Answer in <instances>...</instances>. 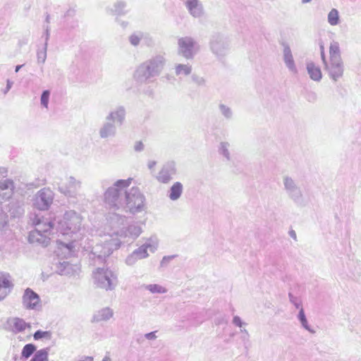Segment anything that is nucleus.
I'll use <instances>...</instances> for the list:
<instances>
[{"label":"nucleus","instance_id":"1","mask_svg":"<svg viewBox=\"0 0 361 361\" xmlns=\"http://www.w3.org/2000/svg\"><path fill=\"white\" fill-rule=\"evenodd\" d=\"M142 233V227L133 224L121 231H114L109 234V239L104 241V245L96 244L92 250L93 259L103 260L109 257L114 250L118 249L122 243H128L137 238Z\"/></svg>","mask_w":361,"mask_h":361},{"label":"nucleus","instance_id":"2","mask_svg":"<svg viewBox=\"0 0 361 361\" xmlns=\"http://www.w3.org/2000/svg\"><path fill=\"white\" fill-rule=\"evenodd\" d=\"M82 219L79 214L74 211L66 212L62 219L58 221L56 228V231L63 235H68L71 241L68 243L57 240L59 250H63L65 257H69L74 252L76 247L75 242L78 239V232L81 229Z\"/></svg>","mask_w":361,"mask_h":361},{"label":"nucleus","instance_id":"3","mask_svg":"<svg viewBox=\"0 0 361 361\" xmlns=\"http://www.w3.org/2000/svg\"><path fill=\"white\" fill-rule=\"evenodd\" d=\"M133 178L120 179L109 187L104 192V201L106 205L114 211H121L125 204L128 188L132 183Z\"/></svg>","mask_w":361,"mask_h":361},{"label":"nucleus","instance_id":"4","mask_svg":"<svg viewBox=\"0 0 361 361\" xmlns=\"http://www.w3.org/2000/svg\"><path fill=\"white\" fill-rule=\"evenodd\" d=\"M166 60L164 55H156L140 64L135 71L133 78L137 83H147L159 76L164 68Z\"/></svg>","mask_w":361,"mask_h":361},{"label":"nucleus","instance_id":"5","mask_svg":"<svg viewBox=\"0 0 361 361\" xmlns=\"http://www.w3.org/2000/svg\"><path fill=\"white\" fill-rule=\"evenodd\" d=\"M32 221L35 229L29 233V242L47 246L49 242V236L53 233L55 226L51 217L50 216L45 217L40 214H35Z\"/></svg>","mask_w":361,"mask_h":361},{"label":"nucleus","instance_id":"6","mask_svg":"<svg viewBox=\"0 0 361 361\" xmlns=\"http://www.w3.org/2000/svg\"><path fill=\"white\" fill-rule=\"evenodd\" d=\"M324 68L329 78L337 82L344 74V63L343 61L339 44L332 42L329 47V59L323 62Z\"/></svg>","mask_w":361,"mask_h":361},{"label":"nucleus","instance_id":"7","mask_svg":"<svg viewBox=\"0 0 361 361\" xmlns=\"http://www.w3.org/2000/svg\"><path fill=\"white\" fill-rule=\"evenodd\" d=\"M147 209L145 195L137 187L128 190L123 204V209L121 212H129L135 214L145 212Z\"/></svg>","mask_w":361,"mask_h":361},{"label":"nucleus","instance_id":"8","mask_svg":"<svg viewBox=\"0 0 361 361\" xmlns=\"http://www.w3.org/2000/svg\"><path fill=\"white\" fill-rule=\"evenodd\" d=\"M94 284L106 290H113L117 286V274L108 268H97L92 273Z\"/></svg>","mask_w":361,"mask_h":361},{"label":"nucleus","instance_id":"9","mask_svg":"<svg viewBox=\"0 0 361 361\" xmlns=\"http://www.w3.org/2000/svg\"><path fill=\"white\" fill-rule=\"evenodd\" d=\"M177 44L178 54L187 60L192 59L200 49L199 43L190 36L180 37Z\"/></svg>","mask_w":361,"mask_h":361},{"label":"nucleus","instance_id":"10","mask_svg":"<svg viewBox=\"0 0 361 361\" xmlns=\"http://www.w3.org/2000/svg\"><path fill=\"white\" fill-rule=\"evenodd\" d=\"M283 190L288 197L297 204H302L304 200L302 189L296 180L288 175L282 177Z\"/></svg>","mask_w":361,"mask_h":361},{"label":"nucleus","instance_id":"11","mask_svg":"<svg viewBox=\"0 0 361 361\" xmlns=\"http://www.w3.org/2000/svg\"><path fill=\"white\" fill-rule=\"evenodd\" d=\"M211 51L219 59L225 57L230 50L228 39L220 33L214 34L209 41Z\"/></svg>","mask_w":361,"mask_h":361},{"label":"nucleus","instance_id":"12","mask_svg":"<svg viewBox=\"0 0 361 361\" xmlns=\"http://www.w3.org/2000/svg\"><path fill=\"white\" fill-rule=\"evenodd\" d=\"M159 246V239L156 235H152L145 239V241L139 247L133 251L139 260L147 258L149 255L156 252Z\"/></svg>","mask_w":361,"mask_h":361},{"label":"nucleus","instance_id":"13","mask_svg":"<svg viewBox=\"0 0 361 361\" xmlns=\"http://www.w3.org/2000/svg\"><path fill=\"white\" fill-rule=\"evenodd\" d=\"M54 192L49 188H42L35 195L33 205L39 210H47L53 202Z\"/></svg>","mask_w":361,"mask_h":361},{"label":"nucleus","instance_id":"14","mask_svg":"<svg viewBox=\"0 0 361 361\" xmlns=\"http://www.w3.org/2000/svg\"><path fill=\"white\" fill-rule=\"evenodd\" d=\"M177 173L176 165L174 161H168L162 165L155 176L159 183L163 184L169 183Z\"/></svg>","mask_w":361,"mask_h":361},{"label":"nucleus","instance_id":"15","mask_svg":"<svg viewBox=\"0 0 361 361\" xmlns=\"http://www.w3.org/2000/svg\"><path fill=\"white\" fill-rule=\"evenodd\" d=\"M82 183L73 176L66 178L64 183L59 185V190L68 197H75L81 188Z\"/></svg>","mask_w":361,"mask_h":361},{"label":"nucleus","instance_id":"16","mask_svg":"<svg viewBox=\"0 0 361 361\" xmlns=\"http://www.w3.org/2000/svg\"><path fill=\"white\" fill-rule=\"evenodd\" d=\"M22 302L23 307L27 310H37L42 307L39 295L30 288L25 290Z\"/></svg>","mask_w":361,"mask_h":361},{"label":"nucleus","instance_id":"17","mask_svg":"<svg viewBox=\"0 0 361 361\" xmlns=\"http://www.w3.org/2000/svg\"><path fill=\"white\" fill-rule=\"evenodd\" d=\"M126 221V217L118 213H110L107 217V221L109 226L111 228L106 235L104 236V240H100L99 244L104 245V241L106 239H109V234L112 233L114 231H118L117 228L122 226ZM99 244V243H97Z\"/></svg>","mask_w":361,"mask_h":361},{"label":"nucleus","instance_id":"18","mask_svg":"<svg viewBox=\"0 0 361 361\" xmlns=\"http://www.w3.org/2000/svg\"><path fill=\"white\" fill-rule=\"evenodd\" d=\"M185 6L188 13L195 18H200L204 14V10L202 2L200 0H187Z\"/></svg>","mask_w":361,"mask_h":361},{"label":"nucleus","instance_id":"19","mask_svg":"<svg viewBox=\"0 0 361 361\" xmlns=\"http://www.w3.org/2000/svg\"><path fill=\"white\" fill-rule=\"evenodd\" d=\"M27 327H30L23 319L18 317H10L7 319L6 329L14 334L23 331Z\"/></svg>","mask_w":361,"mask_h":361},{"label":"nucleus","instance_id":"20","mask_svg":"<svg viewBox=\"0 0 361 361\" xmlns=\"http://www.w3.org/2000/svg\"><path fill=\"white\" fill-rule=\"evenodd\" d=\"M117 133L116 126L113 122L105 118V121L99 129V135L102 139L112 138Z\"/></svg>","mask_w":361,"mask_h":361},{"label":"nucleus","instance_id":"21","mask_svg":"<svg viewBox=\"0 0 361 361\" xmlns=\"http://www.w3.org/2000/svg\"><path fill=\"white\" fill-rule=\"evenodd\" d=\"M106 119L115 123L116 126H121L126 120V109L123 106H117L111 110L106 116Z\"/></svg>","mask_w":361,"mask_h":361},{"label":"nucleus","instance_id":"22","mask_svg":"<svg viewBox=\"0 0 361 361\" xmlns=\"http://www.w3.org/2000/svg\"><path fill=\"white\" fill-rule=\"evenodd\" d=\"M11 276L8 274H0V300H4L13 288Z\"/></svg>","mask_w":361,"mask_h":361},{"label":"nucleus","instance_id":"23","mask_svg":"<svg viewBox=\"0 0 361 361\" xmlns=\"http://www.w3.org/2000/svg\"><path fill=\"white\" fill-rule=\"evenodd\" d=\"M13 182L9 179L0 183V204L11 198L13 195Z\"/></svg>","mask_w":361,"mask_h":361},{"label":"nucleus","instance_id":"24","mask_svg":"<svg viewBox=\"0 0 361 361\" xmlns=\"http://www.w3.org/2000/svg\"><path fill=\"white\" fill-rule=\"evenodd\" d=\"M283 59L286 66L288 68L289 71L293 74L298 73V69L296 68L292 51L289 46L286 45L283 47Z\"/></svg>","mask_w":361,"mask_h":361},{"label":"nucleus","instance_id":"25","mask_svg":"<svg viewBox=\"0 0 361 361\" xmlns=\"http://www.w3.org/2000/svg\"><path fill=\"white\" fill-rule=\"evenodd\" d=\"M306 69L310 78L316 82H319L322 78V73L320 68L312 61L306 63Z\"/></svg>","mask_w":361,"mask_h":361},{"label":"nucleus","instance_id":"26","mask_svg":"<svg viewBox=\"0 0 361 361\" xmlns=\"http://www.w3.org/2000/svg\"><path fill=\"white\" fill-rule=\"evenodd\" d=\"M183 191V184L180 182H175L169 190V197L172 201L178 200Z\"/></svg>","mask_w":361,"mask_h":361},{"label":"nucleus","instance_id":"27","mask_svg":"<svg viewBox=\"0 0 361 361\" xmlns=\"http://www.w3.org/2000/svg\"><path fill=\"white\" fill-rule=\"evenodd\" d=\"M126 4L123 1L118 0L114 3L110 8L111 13L116 16H123L126 13Z\"/></svg>","mask_w":361,"mask_h":361},{"label":"nucleus","instance_id":"28","mask_svg":"<svg viewBox=\"0 0 361 361\" xmlns=\"http://www.w3.org/2000/svg\"><path fill=\"white\" fill-rule=\"evenodd\" d=\"M174 69L177 76H187L192 72V66L189 64L177 63L175 65Z\"/></svg>","mask_w":361,"mask_h":361},{"label":"nucleus","instance_id":"29","mask_svg":"<svg viewBox=\"0 0 361 361\" xmlns=\"http://www.w3.org/2000/svg\"><path fill=\"white\" fill-rule=\"evenodd\" d=\"M298 319L300 322L301 326L311 334H314L315 331L309 325L304 309L300 308L298 314Z\"/></svg>","mask_w":361,"mask_h":361},{"label":"nucleus","instance_id":"30","mask_svg":"<svg viewBox=\"0 0 361 361\" xmlns=\"http://www.w3.org/2000/svg\"><path fill=\"white\" fill-rule=\"evenodd\" d=\"M143 288L152 294H164L167 292V289L165 287L157 283L144 285Z\"/></svg>","mask_w":361,"mask_h":361},{"label":"nucleus","instance_id":"31","mask_svg":"<svg viewBox=\"0 0 361 361\" xmlns=\"http://www.w3.org/2000/svg\"><path fill=\"white\" fill-rule=\"evenodd\" d=\"M114 315V311L109 307H105L99 310L97 315L96 319L97 321H107L110 319Z\"/></svg>","mask_w":361,"mask_h":361},{"label":"nucleus","instance_id":"32","mask_svg":"<svg viewBox=\"0 0 361 361\" xmlns=\"http://www.w3.org/2000/svg\"><path fill=\"white\" fill-rule=\"evenodd\" d=\"M327 20L331 26L338 25L341 22L338 11L336 8H332L328 13Z\"/></svg>","mask_w":361,"mask_h":361},{"label":"nucleus","instance_id":"33","mask_svg":"<svg viewBox=\"0 0 361 361\" xmlns=\"http://www.w3.org/2000/svg\"><path fill=\"white\" fill-rule=\"evenodd\" d=\"M49 348L37 350L30 361H49Z\"/></svg>","mask_w":361,"mask_h":361},{"label":"nucleus","instance_id":"34","mask_svg":"<svg viewBox=\"0 0 361 361\" xmlns=\"http://www.w3.org/2000/svg\"><path fill=\"white\" fill-rule=\"evenodd\" d=\"M65 269H58V274L60 275L73 276L78 273L79 268L76 265H73L68 262L67 264H64Z\"/></svg>","mask_w":361,"mask_h":361},{"label":"nucleus","instance_id":"35","mask_svg":"<svg viewBox=\"0 0 361 361\" xmlns=\"http://www.w3.org/2000/svg\"><path fill=\"white\" fill-rule=\"evenodd\" d=\"M229 147L230 144L227 142H221L219 146V153L221 156H223L227 161L231 160Z\"/></svg>","mask_w":361,"mask_h":361},{"label":"nucleus","instance_id":"36","mask_svg":"<svg viewBox=\"0 0 361 361\" xmlns=\"http://www.w3.org/2000/svg\"><path fill=\"white\" fill-rule=\"evenodd\" d=\"M8 216L0 208V235H3L8 229Z\"/></svg>","mask_w":361,"mask_h":361},{"label":"nucleus","instance_id":"37","mask_svg":"<svg viewBox=\"0 0 361 361\" xmlns=\"http://www.w3.org/2000/svg\"><path fill=\"white\" fill-rule=\"evenodd\" d=\"M219 109L221 114L228 120H230L233 117V111L232 109L227 105L224 104H219Z\"/></svg>","mask_w":361,"mask_h":361},{"label":"nucleus","instance_id":"38","mask_svg":"<svg viewBox=\"0 0 361 361\" xmlns=\"http://www.w3.org/2000/svg\"><path fill=\"white\" fill-rule=\"evenodd\" d=\"M35 345L32 343H28L23 347L21 354L23 357L28 358L35 353Z\"/></svg>","mask_w":361,"mask_h":361},{"label":"nucleus","instance_id":"39","mask_svg":"<svg viewBox=\"0 0 361 361\" xmlns=\"http://www.w3.org/2000/svg\"><path fill=\"white\" fill-rule=\"evenodd\" d=\"M33 337H34L35 340H39L42 338H45L47 340H51V338L52 337V334L49 331H43L41 330H37V331L35 332Z\"/></svg>","mask_w":361,"mask_h":361},{"label":"nucleus","instance_id":"40","mask_svg":"<svg viewBox=\"0 0 361 361\" xmlns=\"http://www.w3.org/2000/svg\"><path fill=\"white\" fill-rule=\"evenodd\" d=\"M144 33L141 32H137L132 34L129 37V41L132 45L137 46L140 44L141 39L144 37Z\"/></svg>","mask_w":361,"mask_h":361},{"label":"nucleus","instance_id":"41","mask_svg":"<svg viewBox=\"0 0 361 361\" xmlns=\"http://www.w3.org/2000/svg\"><path fill=\"white\" fill-rule=\"evenodd\" d=\"M49 97H50V91L48 90H44L41 94V97H40L41 105L46 109H48V106H49Z\"/></svg>","mask_w":361,"mask_h":361},{"label":"nucleus","instance_id":"42","mask_svg":"<svg viewBox=\"0 0 361 361\" xmlns=\"http://www.w3.org/2000/svg\"><path fill=\"white\" fill-rule=\"evenodd\" d=\"M47 42L44 43V47L42 49L38 50L37 53V62L39 63H44L47 59Z\"/></svg>","mask_w":361,"mask_h":361},{"label":"nucleus","instance_id":"43","mask_svg":"<svg viewBox=\"0 0 361 361\" xmlns=\"http://www.w3.org/2000/svg\"><path fill=\"white\" fill-rule=\"evenodd\" d=\"M288 298L290 302L295 307L296 309H298L299 310L300 308H303L302 306V302L301 300L296 296L293 295L292 293H288Z\"/></svg>","mask_w":361,"mask_h":361},{"label":"nucleus","instance_id":"44","mask_svg":"<svg viewBox=\"0 0 361 361\" xmlns=\"http://www.w3.org/2000/svg\"><path fill=\"white\" fill-rule=\"evenodd\" d=\"M138 258L132 252L125 259V263L128 267L134 266L138 261Z\"/></svg>","mask_w":361,"mask_h":361},{"label":"nucleus","instance_id":"45","mask_svg":"<svg viewBox=\"0 0 361 361\" xmlns=\"http://www.w3.org/2000/svg\"><path fill=\"white\" fill-rule=\"evenodd\" d=\"M192 81L199 86H204L205 85V80L204 78L199 76L197 75H192Z\"/></svg>","mask_w":361,"mask_h":361},{"label":"nucleus","instance_id":"46","mask_svg":"<svg viewBox=\"0 0 361 361\" xmlns=\"http://www.w3.org/2000/svg\"><path fill=\"white\" fill-rule=\"evenodd\" d=\"M233 324L236 326L242 328L243 326H245L247 324L243 322L240 317L238 316H234L232 321Z\"/></svg>","mask_w":361,"mask_h":361},{"label":"nucleus","instance_id":"47","mask_svg":"<svg viewBox=\"0 0 361 361\" xmlns=\"http://www.w3.org/2000/svg\"><path fill=\"white\" fill-rule=\"evenodd\" d=\"M174 257L175 255L164 256L161 261V265L163 267L167 265V264Z\"/></svg>","mask_w":361,"mask_h":361},{"label":"nucleus","instance_id":"48","mask_svg":"<svg viewBox=\"0 0 361 361\" xmlns=\"http://www.w3.org/2000/svg\"><path fill=\"white\" fill-rule=\"evenodd\" d=\"M319 49H320V54H321V59L323 62H325L326 60V56H325V51H324V46L322 42L319 43Z\"/></svg>","mask_w":361,"mask_h":361},{"label":"nucleus","instance_id":"49","mask_svg":"<svg viewBox=\"0 0 361 361\" xmlns=\"http://www.w3.org/2000/svg\"><path fill=\"white\" fill-rule=\"evenodd\" d=\"M134 149L136 151V152H141L144 149V145L142 142L140 141H138V142H136L135 145H134Z\"/></svg>","mask_w":361,"mask_h":361},{"label":"nucleus","instance_id":"50","mask_svg":"<svg viewBox=\"0 0 361 361\" xmlns=\"http://www.w3.org/2000/svg\"><path fill=\"white\" fill-rule=\"evenodd\" d=\"M156 332L157 331H152V332L145 334V338H147V340H155L157 338V336H156Z\"/></svg>","mask_w":361,"mask_h":361},{"label":"nucleus","instance_id":"51","mask_svg":"<svg viewBox=\"0 0 361 361\" xmlns=\"http://www.w3.org/2000/svg\"><path fill=\"white\" fill-rule=\"evenodd\" d=\"M6 170L4 168H0V183L4 182L1 179L6 177Z\"/></svg>","mask_w":361,"mask_h":361},{"label":"nucleus","instance_id":"52","mask_svg":"<svg viewBox=\"0 0 361 361\" xmlns=\"http://www.w3.org/2000/svg\"><path fill=\"white\" fill-rule=\"evenodd\" d=\"M76 361H94V358L92 356H82Z\"/></svg>","mask_w":361,"mask_h":361},{"label":"nucleus","instance_id":"53","mask_svg":"<svg viewBox=\"0 0 361 361\" xmlns=\"http://www.w3.org/2000/svg\"><path fill=\"white\" fill-rule=\"evenodd\" d=\"M156 165H157V161H154V160H150L147 163V166H148L149 169H150V170L153 169Z\"/></svg>","mask_w":361,"mask_h":361},{"label":"nucleus","instance_id":"54","mask_svg":"<svg viewBox=\"0 0 361 361\" xmlns=\"http://www.w3.org/2000/svg\"><path fill=\"white\" fill-rule=\"evenodd\" d=\"M68 264V262H66V261H63V262H59V264L57 266V269H65L64 264ZM56 271L58 272V270H56Z\"/></svg>","mask_w":361,"mask_h":361},{"label":"nucleus","instance_id":"55","mask_svg":"<svg viewBox=\"0 0 361 361\" xmlns=\"http://www.w3.org/2000/svg\"><path fill=\"white\" fill-rule=\"evenodd\" d=\"M12 85H13V82L11 81H10L9 80H8L7 84H6V90L4 91L5 94L11 88Z\"/></svg>","mask_w":361,"mask_h":361},{"label":"nucleus","instance_id":"56","mask_svg":"<svg viewBox=\"0 0 361 361\" xmlns=\"http://www.w3.org/2000/svg\"><path fill=\"white\" fill-rule=\"evenodd\" d=\"M102 361H111V358L110 357L109 354H106L102 359Z\"/></svg>","mask_w":361,"mask_h":361},{"label":"nucleus","instance_id":"57","mask_svg":"<svg viewBox=\"0 0 361 361\" xmlns=\"http://www.w3.org/2000/svg\"><path fill=\"white\" fill-rule=\"evenodd\" d=\"M49 27H47V29H46V39H45V42L47 43V41L49 39Z\"/></svg>","mask_w":361,"mask_h":361},{"label":"nucleus","instance_id":"58","mask_svg":"<svg viewBox=\"0 0 361 361\" xmlns=\"http://www.w3.org/2000/svg\"><path fill=\"white\" fill-rule=\"evenodd\" d=\"M224 321V319H216L215 321V323L216 325H219L222 322Z\"/></svg>","mask_w":361,"mask_h":361},{"label":"nucleus","instance_id":"59","mask_svg":"<svg viewBox=\"0 0 361 361\" xmlns=\"http://www.w3.org/2000/svg\"><path fill=\"white\" fill-rule=\"evenodd\" d=\"M23 66V65H18V66H16V68H15L16 73H18Z\"/></svg>","mask_w":361,"mask_h":361},{"label":"nucleus","instance_id":"60","mask_svg":"<svg viewBox=\"0 0 361 361\" xmlns=\"http://www.w3.org/2000/svg\"><path fill=\"white\" fill-rule=\"evenodd\" d=\"M240 332L245 333L247 336H249V334H248L247 331L245 329L240 328Z\"/></svg>","mask_w":361,"mask_h":361},{"label":"nucleus","instance_id":"61","mask_svg":"<svg viewBox=\"0 0 361 361\" xmlns=\"http://www.w3.org/2000/svg\"><path fill=\"white\" fill-rule=\"evenodd\" d=\"M290 234L292 238H296V234L293 231H292Z\"/></svg>","mask_w":361,"mask_h":361},{"label":"nucleus","instance_id":"62","mask_svg":"<svg viewBox=\"0 0 361 361\" xmlns=\"http://www.w3.org/2000/svg\"><path fill=\"white\" fill-rule=\"evenodd\" d=\"M302 4L310 3L312 0H301Z\"/></svg>","mask_w":361,"mask_h":361}]
</instances>
